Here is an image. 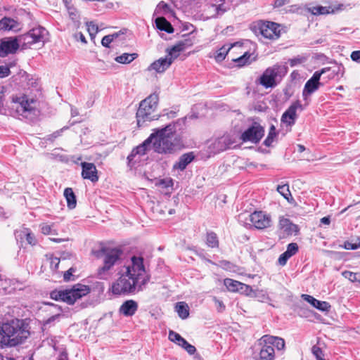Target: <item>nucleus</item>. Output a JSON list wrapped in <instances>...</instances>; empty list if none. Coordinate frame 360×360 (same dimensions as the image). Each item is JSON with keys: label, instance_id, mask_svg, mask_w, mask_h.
<instances>
[{"label": "nucleus", "instance_id": "47", "mask_svg": "<svg viewBox=\"0 0 360 360\" xmlns=\"http://www.w3.org/2000/svg\"><path fill=\"white\" fill-rule=\"evenodd\" d=\"M329 7H330V13H335L345 8V6L342 4H338L334 6H329Z\"/></svg>", "mask_w": 360, "mask_h": 360}, {"label": "nucleus", "instance_id": "24", "mask_svg": "<svg viewBox=\"0 0 360 360\" xmlns=\"http://www.w3.org/2000/svg\"><path fill=\"white\" fill-rule=\"evenodd\" d=\"M195 158L193 152L184 153L180 156L179 160L176 162L173 166L174 169L184 170L188 164H190Z\"/></svg>", "mask_w": 360, "mask_h": 360}, {"label": "nucleus", "instance_id": "59", "mask_svg": "<svg viewBox=\"0 0 360 360\" xmlns=\"http://www.w3.org/2000/svg\"><path fill=\"white\" fill-rule=\"evenodd\" d=\"M321 223L325 225H329L330 224V216L324 217L321 219Z\"/></svg>", "mask_w": 360, "mask_h": 360}, {"label": "nucleus", "instance_id": "14", "mask_svg": "<svg viewBox=\"0 0 360 360\" xmlns=\"http://www.w3.org/2000/svg\"><path fill=\"white\" fill-rule=\"evenodd\" d=\"M250 220L257 229H264L271 226L272 220L270 214L262 211H255L250 214Z\"/></svg>", "mask_w": 360, "mask_h": 360}, {"label": "nucleus", "instance_id": "27", "mask_svg": "<svg viewBox=\"0 0 360 360\" xmlns=\"http://www.w3.org/2000/svg\"><path fill=\"white\" fill-rule=\"evenodd\" d=\"M176 311L182 319H186L189 316V307L184 302H179L176 304Z\"/></svg>", "mask_w": 360, "mask_h": 360}, {"label": "nucleus", "instance_id": "1", "mask_svg": "<svg viewBox=\"0 0 360 360\" xmlns=\"http://www.w3.org/2000/svg\"><path fill=\"white\" fill-rule=\"evenodd\" d=\"M131 263L125 266V271L119 272V278L112 284L114 295H129L142 291L149 282L150 276L147 274L143 259L133 256Z\"/></svg>", "mask_w": 360, "mask_h": 360}, {"label": "nucleus", "instance_id": "34", "mask_svg": "<svg viewBox=\"0 0 360 360\" xmlns=\"http://www.w3.org/2000/svg\"><path fill=\"white\" fill-rule=\"evenodd\" d=\"M20 236H24L28 244L31 245H35L37 243V239L33 233L28 229H24L20 232Z\"/></svg>", "mask_w": 360, "mask_h": 360}, {"label": "nucleus", "instance_id": "64", "mask_svg": "<svg viewBox=\"0 0 360 360\" xmlns=\"http://www.w3.org/2000/svg\"><path fill=\"white\" fill-rule=\"evenodd\" d=\"M284 5V1L283 0H276L275 1V6L280 7Z\"/></svg>", "mask_w": 360, "mask_h": 360}, {"label": "nucleus", "instance_id": "2", "mask_svg": "<svg viewBox=\"0 0 360 360\" xmlns=\"http://www.w3.org/2000/svg\"><path fill=\"white\" fill-rule=\"evenodd\" d=\"M150 135L155 136L151 143L152 148L159 154H172L183 145L180 136L176 133L174 124L155 129Z\"/></svg>", "mask_w": 360, "mask_h": 360}, {"label": "nucleus", "instance_id": "5", "mask_svg": "<svg viewBox=\"0 0 360 360\" xmlns=\"http://www.w3.org/2000/svg\"><path fill=\"white\" fill-rule=\"evenodd\" d=\"M123 251L118 248L103 247L95 253L98 258L103 259V266L97 270V278L108 280L112 275L115 265L119 264L122 259Z\"/></svg>", "mask_w": 360, "mask_h": 360}, {"label": "nucleus", "instance_id": "53", "mask_svg": "<svg viewBox=\"0 0 360 360\" xmlns=\"http://www.w3.org/2000/svg\"><path fill=\"white\" fill-rule=\"evenodd\" d=\"M333 73L336 75H340L342 77L345 73V68L342 64H340L337 66L336 70H333Z\"/></svg>", "mask_w": 360, "mask_h": 360}, {"label": "nucleus", "instance_id": "60", "mask_svg": "<svg viewBox=\"0 0 360 360\" xmlns=\"http://www.w3.org/2000/svg\"><path fill=\"white\" fill-rule=\"evenodd\" d=\"M215 7V11L217 12V15H222L224 12H225V10L221 8V6L219 5V6H214Z\"/></svg>", "mask_w": 360, "mask_h": 360}, {"label": "nucleus", "instance_id": "9", "mask_svg": "<svg viewBox=\"0 0 360 360\" xmlns=\"http://www.w3.org/2000/svg\"><path fill=\"white\" fill-rule=\"evenodd\" d=\"M288 72V68L284 65L276 64L266 68L259 78V84L264 87L273 88L276 86V79L282 78Z\"/></svg>", "mask_w": 360, "mask_h": 360}, {"label": "nucleus", "instance_id": "31", "mask_svg": "<svg viewBox=\"0 0 360 360\" xmlns=\"http://www.w3.org/2000/svg\"><path fill=\"white\" fill-rule=\"evenodd\" d=\"M138 57L137 53H124L122 54L121 56H117L115 58V60L119 63L122 64H128L132 62L134 60H135Z\"/></svg>", "mask_w": 360, "mask_h": 360}, {"label": "nucleus", "instance_id": "33", "mask_svg": "<svg viewBox=\"0 0 360 360\" xmlns=\"http://www.w3.org/2000/svg\"><path fill=\"white\" fill-rule=\"evenodd\" d=\"M276 191L288 202L292 200L288 184L278 185L276 188Z\"/></svg>", "mask_w": 360, "mask_h": 360}, {"label": "nucleus", "instance_id": "3", "mask_svg": "<svg viewBox=\"0 0 360 360\" xmlns=\"http://www.w3.org/2000/svg\"><path fill=\"white\" fill-rule=\"evenodd\" d=\"M285 340L279 337L270 335L262 336L257 342L253 352L255 360H274L276 351L284 350Z\"/></svg>", "mask_w": 360, "mask_h": 360}, {"label": "nucleus", "instance_id": "36", "mask_svg": "<svg viewBox=\"0 0 360 360\" xmlns=\"http://www.w3.org/2000/svg\"><path fill=\"white\" fill-rule=\"evenodd\" d=\"M276 136V127L271 125L269 129V134L264 141L266 146H270L274 142V138Z\"/></svg>", "mask_w": 360, "mask_h": 360}, {"label": "nucleus", "instance_id": "57", "mask_svg": "<svg viewBox=\"0 0 360 360\" xmlns=\"http://www.w3.org/2000/svg\"><path fill=\"white\" fill-rule=\"evenodd\" d=\"M160 186H162V187L167 188L172 185V181L171 179L166 180V179H161L159 181L158 184Z\"/></svg>", "mask_w": 360, "mask_h": 360}, {"label": "nucleus", "instance_id": "18", "mask_svg": "<svg viewBox=\"0 0 360 360\" xmlns=\"http://www.w3.org/2000/svg\"><path fill=\"white\" fill-rule=\"evenodd\" d=\"M236 143V136L227 134L217 139L212 143V147L214 150L219 153L227 149L235 148Z\"/></svg>", "mask_w": 360, "mask_h": 360}, {"label": "nucleus", "instance_id": "44", "mask_svg": "<svg viewBox=\"0 0 360 360\" xmlns=\"http://www.w3.org/2000/svg\"><path fill=\"white\" fill-rule=\"evenodd\" d=\"M68 129V127H63L62 129H60V130H57L56 131H54L53 134H50L48 136V138H47V140L49 141H54L56 138H58V136H60L62 134V132Z\"/></svg>", "mask_w": 360, "mask_h": 360}, {"label": "nucleus", "instance_id": "63", "mask_svg": "<svg viewBox=\"0 0 360 360\" xmlns=\"http://www.w3.org/2000/svg\"><path fill=\"white\" fill-rule=\"evenodd\" d=\"M188 344V342L183 338L180 342L177 345L181 346L182 348H185V346Z\"/></svg>", "mask_w": 360, "mask_h": 360}, {"label": "nucleus", "instance_id": "54", "mask_svg": "<svg viewBox=\"0 0 360 360\" xmlns=\"http://www.w3.org/2000/svg\"><path fill=\"white\" fill-rule=\"evenodd\" d=\"M350 57L353 61L360 63V51H352Z\"/></svg>", "mask_w": 360, "mask_h": 360}, {"label": "nucleus", "instance_id": "39", "mask_svg": "<svg viewBox=\"0 0 360 360\" xmlns=\"http://www.w3.org/2000/svg\"><path fill=\"white\" fill-rule=\"evenodd\" d=\"M298 249L299 248L297 243H291L288 245L287 250L285 251V252L291 257L298 252Z\"/></svg>", "mask_w": 360, "mask_h": 360}, {"label": "nucleus", "instance_id": "28", "mask_svg": "<svg viewBox=\"0 0 360 360\" xmlns=\"http://www.w3.org/2000/svg\"><path fill=\"white\" fill-rule=\"evenodd\" d=\"M17 27V22L11 18L4 17L0 20V30H11Z\"/></svg>", "mask_w": 360, "mask_h": 360}, {"label": "nucleus", "instance_id": "48", "mask_svg": "<svg viewBox=\"0 0 360 360\" xmlns=\"http://www.w3.org/2000/svg\"><path fill=\"white\" fill-rule=\"evenodd\" d=\"M60 264V259L56 257L50 258V266L53 270H57Z\"/></svg>", "mask_w": 360, "mask_h": 360}, {"label": "nucleus", "instance_id": "7", "mask_svg": "<svg viewBox=\"0 0 360 360\" xmlns=\"http://www.w3.org/2000/svg\"><path fill=\"white\" fill-rule=\"evenodd\" d=\"M90 292L88 285L77 283L72 288L62 290H53L50 293L51 299L56 301H63L68 304H73L77 300L86 295Z\"/></svg>", "mask_w": 360, "mask_h": 360}, {"label": "nucleus", "instance_id": "45", "mask_svg": "<svg viewBox=\"0 0 360 360\" xmlns=\"http://www.w3.org/2000/svg\"><path fill=\"white\" fill-rule=\"evenodd\" d=\"M212 300L214 301L217 310L219 312H222L225 309V305L222 301L217 299L216 297H213Z\"/></svg>", "mask_w": 360, "mask_h": 360}, {"label": "nucleus", "instance_id": "10", "mask_svg": "<svg viewBox=\"0 0 360 360\" xmlns=\"http://www.w3.org/2000/svg\"><path fill=\"white\" fill-rule=\"evenodd\" d=\"M252 30L266 39H276L280 37L279 25L274 22L257 21L254 24Z\"/></svg>", "mask_w": 360, "mask_h": 360}, {"label": "nucleus", "instance_id": "35", "mask_svg": "<svg viewBox=\"0 0 360 360\" xmlns=\"http://www.w3.org/2000/svg\"><path fill=\"white\" fill-rule=\"evenodd\" d=\"M53 224L42 223L39 225L41 232L44 235H56V230L53 229Z\"/></svg>", "mask_w": 360, "mask_h": 360}, {"label": "nucleus", "instance_id": "6", "mask_svg": "<svg viewBox=\"0 0 360 360\" xmlns=\"http://www.w3.org/2000/svg\"><path fill=\"white\" fill-rule=\"evenodd\" d=\"M191 45L192 42L190 39L179 41L172 48L167 49V55L165 58H160L151 63L148 68V70H155L158 73L164 72L172 65L174 60L179 56V53Z\"/></svg>", "mask_w": 360, "mask_h": 360}, {"label": "nucleus", "instance_id": "22", "mask_svg": "<svg viewBox=\"0 0 360 360\" xmlns=\"http://www.w3.org/2000/svg\"><path fill=\"white\" fill-rule=\"evenodd\" d=\"M139 308L138 303L133 300L124 301L120 307L119 312L124 316L129 317L134 316Z\"/></svg>", "mask_w": 360, "mask_h": 360}, {"label": "nucleus", "instance_id": "29", "mask_svg": "<svg viewBox=\"0 0 360 360\" xmlns=\"http://www.w3.org/2000/svg\"><path fill=\"white\" fill-rule=\"evenodd\" d=\"M224 283L225 286L226 287V288L229 291H232V292L238 291L239 290V287H240L241 289L243 288V286H245L246 288H248V285H244L243 283H242L239 281H234L231 278L224 279Z\"/></svg>", "mask_w": 360, "mask_h": 360}, {"label": "nucleus", "instance_id": "56", "mask_svg": "<svg viewBox=\"0 0 360 360\" xmlns=\"http://www.w3.org/2000/svg\"><path fill=\"white\" fill-rule=\"evenodd\" d=\"M184 349L189 354H193L195 352H196V349L195 347L189 344L188 342V344L185 346V348Z\"/></svg>", "mask_w": 360, "mask_h": 360}, {"label": "nucleus", "instance_id": "8", "mask_svg": "<svg viewBox=\"0 0 360 360\" xmlns=\"http://www.w3.org/2000/svg\"><path fill=\"white\" fill-rule=\"evenodd\" d=\"M158 101V94L154 93L141 101L136 116L139 127H142L146 122L155 120L153 114L157 108Z\"/></svg>", "mask_w": 360, "mask_h": 360}, {"label": "nucleus", "instance_id": "15", "mask_svg": "<svg viewBox=\"0 0 360 360\" xmlns=\"http://www.w3.org/2000/svg\"><path fill=\"white\" fill-rule=\"evenodd\" d=\"M304 110L302 105L300 101L293 102L288 108L283 112L281 116V121L285 124L287 126H292L295 124V121L297 118V111L300 112Z\"/></svg>", "mask_w": 360, "mask_h": 360}, {"label": "nucleus", "instance_id": "11", "mask_svg": "<svg viewBox=\"0 0 360 360\" xmlns=\"http://www.w3.org/2000/svg\"><path fill=\"white\" fill-rule=\"evenodd\" d=\"M330 70V68H324L319 71H316L312 77L306 82L302 91V96L304 101H307L309 96L318 90L320 86H322V84L319 82L321 77L323 73Z\"/></svg>", "mask_w": 360, "mask_h": 360}, {"label": "nucleus", "instance_id": "12", "mask_svg": "<svg viewBox=\"0 0 360 360\" xmlns=\"http://www.w3.org/2000/svg\"><path fill=\"white\" fill-rule=\"evenodd\" d=\"M20 39L25 44L32 45L39 42L44 44L48 39V31L44 27L39 26L21 36Z\"/></svg>", "mask_w": 360, "mask_h": 360}, {"label": "nucleus", "instance_id": "26", "mask_svg": "<svg viewBox=\"0 0 360 360\" xmlns=\"http://www.w3.org/2000/svg\"><path fill=\"white\" fill-rule=\"evenodd\" d=\"M64 196L67 201L68 207L74 209L77 205L76 195L71 188H66L64 191Z\"/></svg>", "mask_w": 360, "mask_h": 360}, {"label": "nucleus", "instance_id": "51", "mask_svg": "<svg viewBox=\"0 0 360 360\" xmlns=\"http://www.w3.org/2000/svg\"><path fill=\"white\" fill-rule=\"evenodd\" d=\"M113 41V36L106 35L103 37L101 44L105 47H109L110 44Z\"/></svg>", "mask_w": 360, "mask_h": 360}, {"label": "nucleus", "instance_id": "62", "mask_svg": "<svg viewBox=\"0 0 360 360\" xmlns=\"http://www.w3.org/2000/svg\"><path fill=\"white\" fill-rule=\"evenodd\" d=\"M58 316H59V315H54V316H52L51 317L49 318V319L46 321L45 323H46V324H49V323H50L51 322L54 321H55V320H56Z\"/></svg>", "mask_w": 360, "mask_h": 360}, {"label": "nucleus", "instance_id": "32", "mask_svg": "<svg viewBox=\"0 0 360 360\" xmlns=\"http://www.w3.org/2000/svg\"><path fill=\"white\" fill-rule=\"evenodd\" d=\"M235 46V44L230 45H224L219 50L217 51L215 59L217 62H221L224 60L226 56L228 54L231 49Z\"/></svg>", "mask_w": 360, "mask_h": 360}, {"label": "nucleus", "instance_id": "58", "mask_svg": "<svg viewBox=\"0 0 360 360\" xmlns=\"http://www.w3.org/2000/svg\"><path fill=\"white\" fill-rule=\"evenodd\" d=\"M75 38L77 40H80L82 43L86 44V40L84 37V35L82 32H78L75 34Z\"/></svg>", "mask_w": 360, "mask_h": 360}, {"label": "nucleus", "instance_id": "17", "mask_svg": "<svg viewBox=\"0 0 360 360\" xmlns=\"http://www.w3.org/2000/svg\"><path fill=\"white\" fill-rule=\"evenodd\" d=\"M13 103L14 104L13 108H15L16 112L19 115L27 117L29 114L34 110V108L31 105L34 101L31 100L30 102L26 96L13 97Z\"/></svg>", "mask_w": 360, "mask_h": 360}, {"label": "nucleus", "instance_id": "30", "mask_svg": "<svg viewBox=\"0 0 360 360\" xmlns=\"http://www.w3.org/2000/svg\"><path fill=\"white\" fill-rule=\"evenodd\" d=\"M219 244V242L217 235L213 231L207 232L206 245L211 248H217Z\"/></svg>", "mask_w": 360, "mask_h": 360}, {"label": "nucleus", "instance_id": "55", "mask_svg": "<svg viewBox=\"0 0 360 360\" xmlns=\"http://www.w3.org/2000/svg\"><path fill=\"white\" fill-rule=\"evenodd\" d=\"M303 62V59L302 58H294L289 60V63L291 67H294L297 64H300Z\"/></svg>", "mask_w": 360, "mask_h": 360}, {"label": "nucleus", "instance_id": "49", "mask_svg": "<svg viewBox=\"0 0 360 360\" xmlns=\"http://www.w3.org/2000/svg\"><path fill=\"white\" fill-rule=\"evenodd\" d=\"M290 258V257L284 252L279 256L278 262L281 266H284Z\"/></svg>", "mask_w": 360, "mask_h": 360}, {"label": "nucleus", "instance_id": "20", "mask_svg": "<svg viewBox=\"0 0 360 360\" xmlns=\"http://www.w3.org/2000/svg\"><path fill=\"white\" fill-rule=\"evenodd\" d=\"M81 167L83 179H89L93 183L98 181V171L94 163L83 162L81 163Z\"/></svg>", "mask_w": 360, "mask_h": 360}, {"label": "nucleus", "instance_id": "21", "mask_svg": "<svg viewBox=\"0 0 360 360\" xmlns=\"http://www.w3.org/2000/svg\"><path fill=\"white\" fill-rule=\"evenodd\" d=\"M278 227L287 236L296 235L299 231L297 225L293 224L289 219L284 217H280Z\"/></svg>", "mask_w": 360, "mask_h": 360}, {"label": "nucleus", "instance_id": "41", "mask_svg": "<svg viewBox=\"0 0 360 360\" xmlns=\"http://www.w3.org/2000/svg\"><path fill=\"white\" fill-rule=\"evenodd\" d=\"M312 353L316 356V360H326L323 358V353L321 349L318 346H313L312 347Z\"/></svg>", "mask_w": 360, "mask_h": 360}, {"label": "nucleus", "instance_id": "16", "mask_svg": "<svg viewBox=\"0 0 360 360\" xmlns=\"http://www.w3.org/2000/svg\"><path fill=\"white\" fill-rule=\"evenodd\" d=\"M154 135H150L141 144L133 148L130 154L127 156L128 165L134 166V163L138 161L135 160L138 155L139 158L146 154L147 151L152 143Z\"/></svg>", "mask_w": 360, "mask_h": 360}, {"label": "nucleus", "instance_id": "42", "mask_svg": "<svg viewBox=\"0 0 360 360\" xmlns=\"http://www.w3.org/2000/svg\"><path fill=\"white\" fill-rule=\"evenodd\" d=\"M87 30L91 36L96 34L98 32V26L93 22H86Z\"/></svg>", "mask_w": 360, "mask_h": 360}, {"label": "nucleus", "instance_id": "52", "mask_svg": "<svg viewBox=\"0 0 360 360\" xmlns=\"http://www.w3.org/2000/svg\"><path fill=\"white\" fill-rule=\"evenodd\" d=\"M344 247L347 250H356L359 248H360V243L356 244V243H352L349 242V241H346L345 243Z\"/></svg>", "mask_w": 360, "mask_h": 360}, {"label": "nucleus", "instance_id": "23", "mask_svg": "<svg viewBox=\"0 0 360 360\" xmlns=\"http://www.w3.org/2000/svg\"><path fill=\"white\" fill-rule=\"evenodd\" d=\"M302 297L305 301L321 311H328L330 308V305L328 302L318 300L311 295L303 294Z\"/></svg>", "mask_w": 360, "mask_h": 360}, {"label": "nucleus", "instance_id": "13", "mask_svg": "<svg viewBox=\"0 0 360 360\" xmlns=\"http://www.w3.org/2000/svg\"><path fill=\"white\" fill-rule=\"evenodd\" d=\"M264 133V128L259 124L255 122L241 134L240 139L243 142L250 141L257 143L261 140Z\"/></svg>", "mask_w": 360, "mask_h": 360}, {"label": "nucleus", "instance_id": "46", "mask_svg": "<svg viewBox=\"0 0 360 360\" xmlns=\"http://www.w3.org/2000/svg\"><path fill=\"white\" fill-rule=\"evenodd\" d=\"M11 74L10 68L7 65H0V78L8 77Z\"/></svg>", "mask_w": 360, "mask_h": 360}, {"label": "nucleus", "instance_id": "38", "mask_svg": "<svg viewBox=\"0 0 360 360\" xmlns=\"http://www.w3.org/2000/svg\"><path fill=\"white\" fill-rule=\"evenodd\" d=\"M342 275L344 278L349 280L352 282H356L357 281V277L360 276V274L359 273H354L349 271H344L342 273Z\"/></svg>", "mask_w": 360, "mask_h": 360}, {"label": "nucleus", "instance_id": "4", "mask_svg": "<svg viewBox=\"0 0 360 360\" xmlns=\"http://www.w3.org/2000/svg\"><path fill=\"white\" fill-rule=\"evenodd\" d=\"M1 335L6 345L14 347L22 343L30 335L28 325L21 319H13L1 326Z\"/></svg>", "mask_w": 360, "mask_h": 360}, {"label": "nucleus", "instance_id": "61", "mask_svg": "<svg viewBox=\"0 0 360 360\" xmlns=\"http://www.w3.org/2000/svg\"><path fill=\"white\" fill-rule=\"evenodd\" d=\"M158 6L159 8L163 9L164 11H167L169 8V6L164 1H161Z\"/></svg>", "mask_w": 360, "mask_h": 360}, {"label": "nucleus", "instance_id": "50", "mask_svg": "<svg viewBox=\"0 0 360 360\" xmlns=\"http://www.w3.org/2000/svg\"><path fill=\"white\" fill-rule=\"evenodd\" d=\"M75 271V269L72 267L70 268L68 271H66L63 274V280L65 281H69L71 280V277L73 276V273Z\"/></svg>", "mask_w": 360, "mask_h": 360}, {"label": "nucleus", "instance_id": "43", "mask_svg": "<svg viewBox=\"0 0 360 360\" xmlns=\"http://www.w3.org/2000/svg\"><path fill=\"white\" fill-rule=\"evenodd\" d=\"M250 57V55L245 53L242 56L239 57L238 58L233 59V60L238 63V65L239 66H242V65H246L248 63V59Z\"/></svg>", "mask_w": 360, "mask_h": 360}, {"label": "nucleus", "instance_id": "25", "mask_svg": "<svg viewBox=\"0 0 360 360\" xmlns=\"http://www.w3.org/2000/svg\"><path fill=\"white\" fill-rule=\"evenodd\" d=\"M155 25L156 27L161 31H165L169 34L174 32L172 25L164 17L157 18L155 19Z\"/></svg>", "mask_w": 360, "mask_h": 360}, {"label": "nucleus", "instance_id": "37", "mask_svg": "<svg viewBox=\"0 0 360 360\" xmlns=\"http://www.w3.org/2000/svg\"><path fill=\"white\" fill-rule=\"evenodd\" d=\"M330 7L329 6H314L311 8V11L314 15H323L330 13Z\"/></svg>", "mask_w": 360, "mask_h": 360}, {"label": "nucleus", "instance_id": "19", "mask_svg": "<svg viewBox=\"0 0 360 360\" xmlns=\"http://www.w3.org/2000/svg\"><path fill=\"white\" fill-rule=\"evenodd\" d=\"M18 49L19 43L16 38L4 39L0 43V57H5L8 54L15 53Z\"/></svg>", "mask_w": 360, "mask_h": 360}, {"label": "nucleus", "instance_id": "40", "mask_svg": "<svg viewBox=\"0 0 360 360\" xmlns=\"http://www.w3.org/2000/svg\"><path fill=\"white\" fill-rule=\"evenodd\" d=\"M168 338L170 341L175 342L176 344L180 342L181 339L183 338L179 333L173 330H170L169 332Z\"/></svg>", "mask_w": 360, "mask_h": 360}]
</instances>
